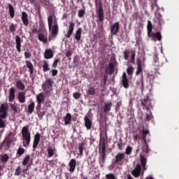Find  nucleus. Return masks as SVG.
<instances>
[{
	"label": "nucleus",
	"mask_w": 179,
	"mask_h": 179,
	"mask_svg": "<svg viewBox=\"0 0 179 179\" xmlns=\"http://www.w3.org/2000/svg\"><path fill=\"white\" fill-rule=\"evenodd\" d=\"M101 147L102 151L101 152V156L99 157V163L101 164V167H103L104 163H106V137L101 136L100 135V141H99V149Z\"/></svg>",
	"instance_id": "1"
},
{
	"label": "nucleus",
	"mask_w": 179,
	"mask_h": 179,
	"mask_svg": "<svg viewBox=\"0 0 179 179\" xmlns=\"http://www.w3.org/2000/svg\"><path fill=\"white\" fill-rule=\"evenodd\" d=\"M21 134L22 135L23 139V146L27 148L30 145V141H31V134L29 131V127L25 126L22 127Z\"/></svg>",
	"instance_id": "2"
},
{
	"label": "nucleus",
	"mask_w": 179,
	"mask_h": 179,
	"mask_svg": "<svg viewBox=\"0 0 179 179\" xmlns=\"http://www.w3.org/2000/svg\"><path fill=\"white\" fill-rule=\"evenodd\" d=\"M95 6L96 8V15L99 20L103 23L104 22V11L103 10V3L101 0H95Z\"/></svg>",
	"instance_id": "3"
},
{
	"label": "nucleus",
	"mask_w": 179,
	"mask_h": 179,
	"mask_svg": "<svg viewBox=\"0 0 179 179\" xmlns=\"http://www.w3.org/2000/svg\"><path fill=\"white\" fill-rule=\"evenodd\" d=\"M50 31V34L49 36V41L54 40V38H57V36H58V33L59 31L58 27V23H57V20L55 21L54 24L52 25V28Z\"/></svg>",
	"instance_id": "4"
},
{
	"label": "nucleus",
	"mask_w": 179,
	"mask_h": 179,
	"mask_svg": "<svg viewBox=\"0 0 179 179\" xmlns=\"http://www.w3.org/2000/svg\"><path fill=\"white\" fill-rule=\"evenodd\" d=\"M153 22L158 25L157 27V30H162L163 27L162 26L164 24V20H163V17L162 16V14H160L159 13L155 14V16L153 18Z\"/></svg>",
	"instance_id": "5"
},
{
	"label": "nucleus",
	"mask_w": 179,
	"mask_h": 179,
	"mask_svg": "<svg viewBox=\"0 0 179 179\" xmlns=\"http://www.w3.org/2000/svg\"><path fill=\"white\" fill-rule=\"evenodd\" d=\"M52 79L49 78L46 80L42 85V89L45 93H50L51 92V87H52Z\"/></svg>",
	"instance_id": "6"
},
{
	"label": "nucleus",
	"mask_w": 179,
	"mask_h": 179,
	"mask_svg": "<svg viewBox=\"0 0 179 179\" xmlns=\"http://www.w3.org/2000/svg\"><path fill=\"white\" fill-rule=\"evenodd\" d=\"M124 160H125V152H118L115 156V164L122 166L124 164Z\"/></svg>",
	"instance_id": "7"
},
{
	"label": "nucleus",
	"mask_w": 179,
	"mask_h": 179,
	"mask_svg": "<svg viewBox=\"0 0 179 179\" xmlns=\"http://www.w3.org/2000/svg\"><path fill=\"white\" fill-rule=\"evenodd\" d=\"M141 103L143 107H145L147 111H150V108H152V102L150 101V99H149L148 96L142 99L141 100Z\"/></svg>",
	"instance_id": "8"
},
{
	"label": "nucleus",
	"mask_w": 179,
	"mask_h": 179,
	"mask_svg": "<svg viewBox=\"0 0 179 179\" xmlns=\"http://www.w3.org/2000/svg\"><path fill=\"white\" fill-rule=\"evenodd\" d=\"M120 22H116L110 26V34L112 36H117L120 33Z\"/></svg>",
	"instance_id": "9"
},
{
	"label": "nucleus",
	"mask_w": 179,
	"mask_h": 179,
	"mask_svg": "<svg viewBox=\"0 0 179 179\" xmlns=\"http://www.w3.org/2000/svg\"><path fill=\"white\" fill-rule=\"evenodd\" d=\"M8 110H9V105L6 103H2L0 107V115L3 117H8Z\"/></svg>",
	"instance_id": "10"
},
{
	"label": "nucleus",
	"mask_w": 179,
	"mask_h": 179,
	"mask_svg": "<svg viewBox=\"0 0 179 179\" xmlns=\"http://www.w3.org/2000/svg\"><path fill=\"white\" fill-rule=\"evenodd\" d=\"M142 135L143 140L145 143V148H144V152H145L146 153H149V152H150V150L149 149V145H148V143L146 141V136L147 135H149V130L143 129Z\"/></svg>",
	"instance_id": "11"
},
{
	"label": "nucleus",
	"mask_w": 179,
	"mask_h": 179,
	"mask_svg": "<svg viewBox=\"0 0 179 179\" xmlns=\"http://www.w3.org/2000/svg\"><path fill=\"white\" fill-rule=\"evenodd\" d=\"M142 171V166L141 164H138L134 169L131 171L132 176L136 178H138L141 176V172Z\"/></svg>",
	"instance_id": "12"
},
{
	"label": "nucleus",
	"mask_w": 179,
	"mask_h": 179,
	"mask_svg": "<svg viewBox=\"0 0 179 179\" xmlns=\"http://www.w3.org/2000/svg\"><path fill=\"white\" fill-rule=\"evenodd\" d=\"M149 38H151L152 40H154V41H156L157 40L158 41H162V33L160 31H157L156 33H151L150 35H148Z\"/></svg>",
	"instance_id": "13"
},
{
	"label": "nucleus",
	"mask_w": 179,
	"mask_h": 179,
	"mask_svg": "<svg viewBox=\"0 0 179 179\" xmlns=\"http://www.w3.org/2000/svg\"><path fill=\"white\" fill-rule=\"evenodd\" d=\"M122 85L124 89H128V87H129V80H128V77L127 76L126 73H123L122 74Z\"/></svg>",
	"instance_id": "14"
},
{
	"label": "nucleus",
	"mask_w": 179,
	"mask_h": 179,
	"mask_svg": "<svg viewBox=\"0 0 179 179\" xmlns=\"http://www.w3.org/2000/svg\"><path fill=\"white\" fill-rule=\"evenodd\" d=\"M84 122H85V127L86 129H87L88 131L92 129V126L93 122H92V120H90V118L87 117V115H85L84 117Z\"/></svg>",
	"instance_id": "15"
},
{
	"label": "nucleus",
	"mask_w": 179,
	"mask_h": 179,
	"mask_svg": "<svg viewBox=\"0 0 179 179\" xmlns=\"http://www.w3.org/2000/svg\"><path fill=\"white\" fill-rule=\"evenodd\" d=\"M41 138V134L36 133L34 138L33 149H36L37 146L40 143V139Z\"/></svg>",
	"instance_id": "16"
},
{
	"label": "nucleus",
	"mask_w": 179,
	"mask_h": 179,
	"mask_svg": "<svg viewBox=\"0 0 179 179\" xmlns=\"http://www.w3.org/2000/svg\"><path fill=\"white\" fill-rule=\"evenodd\" d=\"M21 19L24 26H25V27H27V26H29V15L26 12L23 11L22 13Z\"/></svg>",
	"instance_id": "17"
},
{
	"label": "nucleus",
	"mask_w": 179,
	"mask_h": 179,
	"mask_svg": "<svg viewBox=\"0 0 179 179\" xmlns=\"http://www.w3.org/2000/svg\"><path fill=\"white\" fill-rule=\"evenodd\" d=\"M74 29H75V23L71 22L69 26L68 32L65 35V37H66V38H71V36H72V34H73Z\"/></svg>",
	"instance_id": "18"
},
{
	"label": "nucleus",
	"mask_w": 179,
	"mask_h": 179,
	"mask_svg": "<svg viewBox=\"0 0 179 179\" xmlns=\"http://www.w3.org/2000/svg\"><path fill=\"white\" fill-rule=\"evenodd\" d=\"M9 95H8V101L12 102L15 100V93L16 92V89L15 87H11L10 89L8 90Z\"/></svg>",
	"instance_id": "19"
},
{
	"label": "nucleus",
	"mask_w": 179,
	"mask_h": 179,
	"mask_svg": "<svg viewBox=\"0 0 179 179\" xmlns=\"http://www.w3.org/2000/svg\"><path fill=\"white\" fill-rule=\"evenodd\" d=\"M17 100L21 104L26 103V94L23 92H18Z\"/></svg>",
	"instance_id": "20"
},
{
	"label": "nucleus",
	"mask_w": 179,
	"mask_h": 179,
	"mask_svg": "<svg viewBox=\"0 0 179 179\" xmlns=\"http://www.w3.org/2000/svg\"><path fill=\"white\" fill-rule=\"evenodd\" d=\"M69 171L71 173H73L75 171V169H76V159H72L70 160L69 163Z\"/></svg>",
	"instance_id": "21"
},
{
	"label": "nucleus",
	"mask_w": 179,
	"mask_h": 179,
	"mask_svg": "<svg viewBox=\"0 0 179 179\" xmlns=\"http://www.w3.org/2000/svg\"><path fill=\"white\" fill-rule=\"evenodd\" d=\"M140 162L143 171H146V163H148V158H146L144 155H140Z\"/></svg>",
	"instance_id": "22"
},
{
	"label": "nucleus",
	"mask_w": 179,
	"mask_h": 179,
	"mask_svg": "<svg viewBox=\"0 0 179 179\" xmlns=\"http://www.w3.org/2000/svg\"><path fill=\"white\" fill-rule=\"evenodd\" d=\"M36 104L34 103V101H31L29 104L28 105V108H27V114L28 115H31L34 111V107Z\"/></svg>",
	"instance_id": "23"
},
{
	"label": "nucleus",
	"mask_w": 179,
	"mask_h": 179,
	"mask_svg": "<svg viewBox=\"0 0 179 179\" xmlns=\"http://www.w3.org/2000/svg\"><path fill=\"white\" fill-rule=\"evenodd\" d=\"M8 7L10 17H11V19H13L15 17V8L11 3H8Z\"/></svg>",
	"instance_id": "24"
},
{
	"label": "nucleus",
	"mask_w": 179,
	"mask_h": 179,
	"mask_svg": "<svg viewBox=\"0 0 179 179\" xmlns=\"http://www.w3.org/2000/svg\"><path fill=\"white\" fill-rule=\"evenodd\" d=\"M54 57V52L51 49H48L45 51V59H51Z\"/></svg>",
	"instance_id": "25"
},
{
	"label": "nucleus",
	"mask_w": 179,
	"mask_h": 179,
	"mask_svg": "<svg viewBox=\"0 0 179 179\" xmlns=\"http://www.w3.org/2000/svg\"><path fill=\"white\" fill-rule=\"evenodd\" d=\"M36 110L38 117H43L45 113L41 111V103L37 102Z\"/></svg>",
	"instance_id": "26"
},
{
	"label": "nucleus",
	"mask_w": 179,
	"mask_h": 179,
	"mask_svg": "<svg viewBox=\"0 0 179 179\" xmlns=\"http://www.w3.org/2000/svg\"><path fill=\"white\" fill-rule=\"evenodd\" d=\"M137 71L136 72V75L138 76V75H141L142 73V62L141 61V59H137Z\"/></svg>",
	"instance_id": "27"
},
{
	"label": "nucleus",
	"mask_w": 179,
	"mask_h": 179,
	"mask_svg": "<svg viewBox=\"0 0 179 179\" xmlns=\"http://www.w3.org/2000/svg\"><path fill=\"white\" fill-rule=\"evenodd\" d=\"M25 64L27 65V68L29 69L30 75H33V72H34V66H33V64H31V62L27 60L25 61Z\"/></svg>",
	"instance_id": "28"
},
{
	"label": "nucleus",
	"mask_w": 179,
	"mask_h": 179,
	"mask_svg": "<svg viewBox=\"0 0 179 179\" xmlns=\"http://www.w3.org/2000/svg\"><path fill=\"white\" fill-rule=\"evenodd\" d=\"M38 38L39 41H43V44H47L48 39L43 33H39L38 36Z\"/></svg>",
	"instance_id": "29"
},
{
	"label": "nucleus",
	"mask_w": 179,
	"mask_h": 179,
	"mask_svg": "<svg viewBox=\"0 0 179 179\" xmlns=\"http://www.w3.org/2000/svg\"><path fill=\"white\" fill-rule=\"evenodd\" d=\"M152 29H153V24H152V21L148 20V24H147L148 36H150V34L153 33Z\"/></svg>",
	"instance_id": "30"
},
{
	"label": "nucleus",
	"mask_w": 179,
	"mask_h": 179,
	"mask_svg": "<svg viewBox=\"0 0 179 179\" xmlns=\"http://www.w3.org/2000/svg\"><path fill=\"white\" fill-rule=\"evenodd\" d=\"M15 86L19 90H24V84L22 80H17L15 83Z\"/></svg>",
	"instance_id": "31"
},
{
	"label": "nucleus",
	"mask_w": 179,
	"mask_h": 179,
	"mask_svg": "<svg viewBox=\"0 0 179 179\" xmlns=\"http://www.w3.org/2000/svg\"><path fill=\"white\" fill-rule=\"evenodd\" d=\"M111 107H113V103L112 102H108L105 103V106L103 107V111L104 113H109L111 110Z\"/></svg>",
	"instance_id": "32"
},
{
	"label": "nucleus",
	"mask_w": 179,
	"mask_h": 179,
	"mask_svg": "<svg viewBox=\"0 0 179 179\" xmlns=\"http://www.w3.org/2000/svg\"><path fill=\"white\" fill-rule=\"evenodd\" d=\"M48 157H52L55 154V148H52V146H49L47 149Z\"/></svg>",
	"instance_id": "33"
},
{
	"label": "nucleus",
	"mask_w": 179,
	"mask_h": 179,
	"mask_svg": "<svg viewBox=\"0 0 179 179\" xmlns=\"http://www.w3.org/2000/svg\"><path fill=\"white\" fill-rule=\"evenodd\" d=\"M81 37H82V28H78L76 32L75 38L77 41H80Z\"/></svg>",
	"instance_id": "34"
},
{
	"label": "nucleus",
	"mask_w": 179,
	"mask_h": 179,
	"mask_svg": "<svg viewBox=\"0 0 179 179\" xmlns=\"http://www.w3.org/2000/svg\"><path fill=\"white\" fill-rule=\"evenodd\" d=\"M64 120L66 125L71 124V120H72V115L71 113H66V116L64 117Z\"/></svg>",
	"instance_id": "35"
},
{
	"label": "nucleus",
	"mask_w": 179,
	"mask_h": 179,
	"mask_svg": "<svg viewBox=\"0 0 179 179\" xmlns=\"http://www.w3.org/2000/svg\"><path fill=\"white\" fill-rule=\"evenodd\" d=\"M114 64L112 63H109V67L106 70V73H110V75H112V73H114Z\"/></svg>",
	"instance_id": "36"
},
{
	"label": "nucleus",
	"mask_w": 179,
	"mask_h": 179,
	"mask_svg": "<svg viewBox=\"0 0 179 179\" xmlns=\"http://www.w3.org/2000/svg\"><path fill=\"white\" fill-rule=\"evenodd\" d=\"M10 157L8 156L7 154H4L1 156V163H3L4 164L8 163L9 162Z\"/></svg>",
	"instance_id": "37"
},
{
	"label": "nucleus",
	"mask_w": 179,
	"mask_h": 179,
	"mask_svg": "<svg viewBox=\"0 0 179 179\" xmlns=\"http://www.w3.org/2000/svg\"><path fill=\"white\" fill-rule=\"evenodd\" d=\"M45 100L44 98V94L43 93H40L36 96V101L37 103H43Z\"/></svg>",
	"instance_id": "38"
},
{
	"label": "nucleus",
	"mask_w": 179,
	"mask_h": 179,
	"mask_svg": "<svg viewBox=\"0 0 179 179\" xmlns=\"http://www.w3.org/2000/svg\"><path fill=\"white\" fill-rule=\"evenodd\" d=\"M136 55V52L134 50H131V59L130 62L131 64H135V57Z\"/></svg>",
	"instance_id": "39"
},
{
	"label": "nucleus",
	"mask_w": 179,
	"mask_h": 179,
	"mask_svg": "<svg viewBox=\"0 0 179 179\" xmlns=\"http://www.w3.org/2000/svg\"><path fill=\"white\" fill-rule=\"evenodd\" d=\"M48 23L49 31H51V29L52 28V15H49L48 17Z\"/></svg>",
	"instance_id": "40"
},
{
	"label": "nucleus",
	"mask_w": 179,
	"mask_h": 179,
	"mask_svg": "<svg viewBox=\"0 0 179 179\" xmlns=\"http://www.w3.org/2000/svg\"><path fill=\"white\" fill-rule=\"evenodd\" d=\"M43 72H48V71H50V66L48 65V62H47V61L43 62Z\"/></svg>",
	"instance_id": "41"
},
{
	"label": "nucleus",
	"mask_w": 179,
	"mask_h": 179,
	"mask_svg": "<svg viewBox=\"0 0 179 179\" xmlns=\"http://www.w3.org/2000/svg\"><path fill=\"white\" fill-rule=\"evenodd\" d=\"M6 117H3L1 115H0V128H6V124H5V120Z\"/></svg>",
	"instance_id": "42"
},
{
	"label": "nucleus",
	"mask_w": 179,
	"mask_h": 179,
	"mask_svg": "<svg viewBox=\"0 0 179 179\" xmlns=\"http://www.w3.org/2000/svg\"><path fill=\"white\" fill-rule=\"evenodd\" d=\"M78 149L80 152V155L82 156L83 155V149H85V144L83 143H79Z\"/></svg>",
	"instance_id": "43"
},
{
	"label": "nucleus",
	"mask_w": 179,
	"mask_h": 179,
	"mask_svg": "<svg viewBox=\"0 0 179 179\" xmlns=\"http://www.w3.org/2000/svg\"><path fill=\"white\" fill-rule=\"evenodd\" d=\"M29 162H30V155H27L23 159L22 165L27 166Z\"/></svg>",
	"instance_id": "44"
},
{
	"label": "nucleus",
	"mask_w": 179,
	"mask_h": 179,
	"mask_svg": "<svg viewBox=\"0 0 179 179\" xmlns=\"http://www.w3.org/2000/svg\"><path fill=\"white\" fill-rule=\"evenodd\" d=\"M88 94L90 96H94L96 94V90L93 87H90L88 90Z\"/></svg>",
	"instance_id": "45"
},
{
	"label": "nucleus",
	"mask_w": 179,
	"mask_h": 179,
	"mask_svg": "<svg viewBox=\"0 0 179 179\" xmlns=\"http://www.w3.org/2000/svg\"><path fill=\"white\" fill-rule=\"evenodd\" d=\"M21 173H22V167H20V166H18L17 167V169H15L14 176H20Z\"/></svg>",
	"instance_id": "46"
},
{
	"label": "nucleus",
	"mask_w": 179,
	"mask_h": 179,
	"mask_svg": "<svg viewBox=\"0 0 179 179\" xmlns=\"http://www.w3.org/2000/svg\"><path fill=\"white\" fill-rule=\"evenodd\" d=\"M9 30L10 33H15L16 31V25L13 23L10 24L9 26Z\"/></svg>",
	"instance_id": "47"
},
{
	"label": "nucleus",
	"mask_w": 179,
	"mask_h": 179,
	"mask_svg": "<svg viewBox=\"0 0 179 179\" xmlns=\"http://www.w3.org/2000/svg\"><path fill=\"white\" fill-rule=\"evenodd\" d=\"M129 54H130V52L128 50H124V58L126 61H128V59H129Z\"/></svg>",
	"instance_id": "48"
},
{
	"label": "nucleus",
	"mask_w": 179,
	"mask_h": 179,
	"mask_svg": "<svg viewBox=\"0 0 179 179\" xmlns=\"http://www.w3.org/2000/svg\"><path fill=\"white\" fill-rule=\"evenodd\" d=\"M136 44L137 45H141V44H142V37H141V34H138V36H136Z\"/></svg>",
	"instance_id": "49"
},
{
	"label": "nucleus",
	"mask_w": 179,
	"mask_h": 179,
	"mask_svg": "<svg viewBox=\"0 0 179 179\" xmlns=\"http://www.w3.org/2000/svg\"><path fill=\"white\" fill-rule=\"evenodd\" d=\"M131 153H132V147L127 146L126 148L124 155H131Z\"/></svg>",
	"instance_id": "50"
},
{
	"label": "nucleus",
	"mask_w": 179,
	"mask_h": 179,
	"mask_svg": "<svg viewBox=\"0 0 179 179\" xmlns=\"http://www.w3.org/2000/svg\"><path fill=\"white\" fill-rule=\"evenodd\" d=\"M24 153V149L22 147H20L17 150V154L18 155V156H22V155H23Z\"/></svg>",
	"instance_id": "51"
},
{
	"label": "nucleus",
	"mask_w": 179,
	"mask_h": 179,
	"mask_svg": "<svg viewBox=\"0 0 179 179\" xmlns=\"http://www.w3.org/2000/svg\"><path fill=\"white\" fill-rule=\"evenodd\" d=\"M10 107L12 110H13L14 113H18L19 109H17V106H15V104H13V103H10Z\"/></svg>",
	"instance_id": "52"
},
{
	"label": "nucleus",
	"mask_w": 179,
	"mask_h": 179,
	"mask_svg": "<svg viewBox=\"0 0 179 179\" xmlns=\"http://www.w3.org/2000/svg\"><path fill=\"white\" fill-rule=\"evenodd\" d=\"M106 179H115V175L114 173H108L106 175Z\"/></svg>",
	"instance_id": "53"
},
{
	"label": "nucleus",
	"mask_w": 179,
	"mask_h": 179,
	"mask_svg": "<svg viewBox=\"0 0 179 179\" xmlns=\"http://www.w3.org/2000/svg\"><path fill=\"white\" fill-rule=\"evenodd\" d=\"M127 73L129 75H132V73H134V68H133L132 66H131L130 67L127 68Z\"/></svg>",
	"instance_id": "54"
},
{
	"label": "nucleus",
	"mask_w": 179,
	"mask_h": 179,
	"mask_svg": "<svg viewBox=\"0 0 179 179\" xmlns=\"http://www.w3.org/2000/svg\"><path fill=\"white\" fill-rule=\"evenodd\" d=\"M85 10L83 9H81L78 11V17H83L85 15Z\"/></svg>",
	"instance_id": "55"
},
{
	"label": "nucleus",
	"mask_w": 179,
	"mask_h": 179,
	"mask_svg": "<svg viewBox=\"0 0 179 179\" xmlns=\"http://www.w3.org/2000/svg\"><path fill=\"white\" fill-rule=\"evenodd\" d=\"M58 62H59V59H55L52 65V68H57V66H58Z\"/></svg>",
	"instance_id": "56"
},
{
	"label": "nucleus",
	"mask_w": 179,
	"mask_h": 179,
	"mask_svg": "<svg viewBox=\"0 0 179 179\" xmlns=\"http://www.w3.org/2000/svg\"><path fill=\"white\" fill-rule=\"evenodd\" d=\"M20 41H21L20 36H16L15 37L16 45H20Z\"/></svg>",
	"instance_id": "57"
},
{
	"label": "nucleus",
	"mask_w": 179,
	"mask_h": 179,
	"mask_svg": "<svg viewBox=\"0 0 179 179\" xmlns=\"http://www.w3.org/2000/svg\"><path fill=\"white\" fill-rule=\"evenodd\" d=\"M73 97H74L76 100H78V99L80 98V93H79V92H74L73 94Z\"/></svg>",
	"instance_id": "58"
},
{
	"label": "nucleus",
	"mask_w": 179,
	"mask_h": 179,
	"mask_svg": "<svg viewBox=\"0 0 179 179\" xmlns=\"http://www.w3.org/2000/svg\"><path fill=\"white\" fill-rule=\"evenodd\" d=\"M152 117L153 116L152 115V111L150 110V114L146 115V120L150 121V120H152Z\"/></svg>",
	"instance_id": "59"
},
{
	"label": "nucleus",
	"mask_w": 179,
	"mask_h": 179,
	"mask_svg": "<svg viewBox=\"0 0 179 179\" xmlns=\"http://www.w3.org/2000/svg\"><path fill=\"white\" fill-rule=\"evenodd\" d=\"M73 64L74 66H78L79 60H78V58H76V57L73 58Z\"/></svg>",
	"instance_id": "60"
},
{
	"label": "nucleus",
	"mask_w": 179,
	"mask_h": 179,
	"mask_svg": "<svg viewBox=\"0 0 179 179\" xmlns=\"http://www.w3.org/2000/svg\"><path fill=\"white\" fill-rule=\"evenodd\" d=\"M157 62H159V57H157V54H156L154 56V64H155V65H159V64H157Z\"/></svg>",
	"instance_id": "61"
},
{
	"label": "nucleus",
	"mask_w": 179,
	"mask_h": 179,
	"mask_svg": "<svg viewBox=\"0 0 179 179\" xmlns=\"http://www.w3.org/2000/svg\"><path fill=\"white\" fill-rule=\"evenodd\" d=\"M72 54H73V52H72V50H68L66 53V57L67 58H69V57H72Z\"/></svg>",
	"instance_id": "62"
},
{
	"label": "nucleus",
	"mask_w": 179,
	"mask_h": 179,
	"mask_svg": "<svg viewBox=\"0 0 179 179\" xmlns=\"http://www.w3.org/2000/svg\"><path fill=\"white\" fill-rule=\"evenodd\" d=\"M58 75V70L53 69L52 70V76H57Z\"/></svg>",
	"instance_id": "63"
},
{
	"label": "nucleus",
	"mask_w": 179,
	"mask_h": 179,
	"mask_svg": "<svg viewBox=\"0 0 179 179\" xmlns=\"http://www.w3.org/2000/svg\"><path fill=\"white\" fill-rule=\"evenodd\" d=\"M24 57H25L26 59L30 58V57H31V54L30 52H24Z\"/></svg>",
	"instance_id": "64"
}]
</instances>
